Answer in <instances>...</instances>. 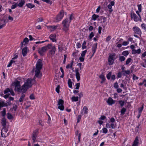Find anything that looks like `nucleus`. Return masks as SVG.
Masks as SVG:
<instances>
[{
	"instance_id": "nucleus-40",
	"label": "nucleus",
	"mask_w": 146,
	"mask_h": 146,
	"mask_svg": "<svg viewBox=\"0 0 146 146\" xmlns=\"http://www.w3.org/2000/svg\"><path fill=\"white\" fill-rule=\"evenodd\" d=\"M60 86L58 85L57 86L55 89V91L58 94H59L60 93Z\"/></svg>"
},
{
	"instance_id": "nucleus-54",
	"label": "nucleus",
	"mask_w": 146,
	"mask_h": 146,
	"mask_svg": "<svg viewBox=\"0 0 146 146\" xmlns=\"http://www.w3.org/2000/svg\"><path fill=\"white\" fill-rule=\"evenodd\" d=\"M103 132L104 133H106L108 132V129L106 128H104L102 129Z\"/></svg>"
},
{
	"instance_id": "nucleus-64",
	"label": "nucleus",
	"mask_w": 146,
	"mask_h": 146,
	"mask_svg": "<svg viewBox=\"0 0 146 146\" xmlns=\"http://www.w3.org/2000/svg\"><path fill=\"white\" fill-rule=\"evenodd\" d=\"M106 118V117L104 115H102L100 118L99 119L100 120H104Z\"/></svg>"
},
{
	"instance_id": "nucleus-35",
	"label": "nucleus",
	"mask_w": 146,
	"mask_h": 146,
	"mask_svg": "<svg viewBox=\"0 0 146 146\" xmlns=\"http://www.w3.org/2000/svg\"><path fill=\"white\" fill-rule=\"evenodd\" d=\"M11 91V90L9 88H7L5 90H4V94H10L9 93Z\"/></svg>"
},
{
	"instance_id": "nucleus-56",
	"label": "nucleus",
	"mask_w": 146,
	"mask_h": 146,
	"mask_svg": "<svg viewBox=\"0 0 146 146\" xmlns=\"http://www.w3.org/2000/svg\"><path fill=\"white\" fill-rule=\"evenodd\" d=\"M42 1L50 4H52L51 1L50 0H42Z\"/></svg>"
},
{
	"instance_id": "nucleus-55",
	"label": "nucleus",
	"mask_w": 146,
	"mask_h": 146,
	"mask_svg": "<svg viewBox=\"0 0 146 146\" xmlns=\"http://www.w3.org/2000/svg\"><path fill=\"white\" fill-rule=\"evenodd\" d=\"M81 115H78V117H77V123H79L81 119Z\"/></svg>"
},
{
	"instance_id": "nucleus-41",
	"label": "nucleus",
	"mask_w": 146,
	"mask_h": 146,
	"mask_svg": "<svg viewBox=\"0 0 146 146\" xmlns=\"http://www.w3.org/2000/svg\"><path fill=\"white\" fill-rule=\"evenodd\" d=\"M129 54L128 51H125L122 52V54L125 56H126L128 55Z\"/></svg>"
},
{
	"instance_id": "nucleus-24",
	"label": "nucleus",
	"mask_w": 146,
	"mask_h": 146,
	"mask_svg": "<svg viewBox=\"0 0 146 146\" xmlns=\"http://www.w3.org/2000/svg\"><path fill=\"white\" fill-rule=\"evenodd\" d=\"M99 17L98 15H96L95 14H94L92 15V19L95 21Z\"/></svg>"
},
{
	"instance_id": "nucleus-9",
	"label": "nucleus",
	"mask_w": 146,
	"mask_h": 146,
	"mask_svg": "<svg viewBox=\"0 0 146 146\" xmlns=\"http://www.w3.org/2000/svg\"><path fill=\"white\" fill-rule=\"evenodd\" d=\"M8 130V128L6 126H3L2 129L1 131V135L2 137L5 138L6 136L5 134L7 133Z\"/></svg>"
},
{
	"instance_id": "nucleus-25",
	"label": "nucleus",
	"mask_w": 146,
	"mask_h": 146,
	"mask_svg": "<svg viewBox=\"0 0 146 146\" xmlns=\"http://www.w3.org/2000/svg\"><path fill=\"white\" fill-rule=\"evenodd\" d=\"M30 9L33 8L35 7V6L32 3H27L26 5Z\"/></svg>"
},
{
	"instance_id": "nucleus-19",
	"label": "nucleus",
	"mask_w": 146,
	"mask_h": 146,
	"mask_svg": "<svg viewBox=\"0 0 146 146\" xmlns=\"http://www.w3.org/2000/svg\"><path fill=\"white\" fill-rule=\"evenodd\" d=\"M122 70L121 71V73H123L124 72H125V73L127 74H129L130 73V71L129 70H125V68L123 65L121 68Z\"/></svg>"
},
{
	"instance_id": "nucleus-15",
	"label": "nucleus",
	"mask_w": 146,
	"mask_h": 146,
	"mask_svg": "<svg viewBox=\"0 0 146 146\" xmlns=\"http://www.w3.org/2000/svg\"><path fill=\"white\" fill-rule=\"evenodd\" d=\"M88 109L86 106H84L82 110L81 113L82 114H87L88 112Z\"/></svg>"
},
{
	"instance_id": "nucleus-14",
	"label": "nucleus",
	"mask_w": 146,
	"mask_h": 146,
	"mask_svg": "<svg viewBox=\"0 0 146 146\" xmlns=\"http://www.w3.org/2000/svg\"><path fill=\"white\" fill-rule=\"evenodd\" d=\"M107 102L109 105H112L115 103V101L113 100L111 97H109L107 101Z\"/></svg>"
},
{
	"instance_id": "nucleus-3",
	"label": "nucleus",
	"mask_w": 146,
	"mask_h": 146,
	"mask_svg": "<svg viewBox=\"0 0 146 146\" xmlns=\"http://www.w3.org/2000/svg\"><path fill=\"white\" fill-rule=\"evenodd\" d=\"M21 82L20 81L15 80L12 84V86H14L15 90L18 92L25 93L24 90H23V85L21 86Z\"/></svg>"
},
{
	"instance_id": "nucleus-4",
	"label": "nucleus",
	"mask_w": 146,
	"mask_h": 146,
	"mask_svg": "<svg viewBox=\"0 0 146 146\" xmlns=\"http://www.w3.org/2000/svg\"><path fill=\"white\" fill-rule=\"evenodd\" d=\"M33 80L31 78H28L25 81L23 85V90L25 93L27 90L32 86Z\"/></svg>"
},
{
	"instance_id": "nucleus-16",
	"label": "nucleus",
	"mask_w": 146,
	"mask_h": 146,
	"mask_svg": "<svg viewBox=\"0 0 146 146\" xmlns=\"http://www.w3.org/2000/svg\"><path fill=\"white\" fill-rule=\"evenodd\" d=\"M139 143L138 137L137 136L135 138L132 146H138Z\"/></svg>"
},
{
	"instance_id": "nucleus-38",
	"label": "nucleus",
	"mask_w": 146,
	"mask_h": 146,
	"mask_svg": "<svg viewBox=\"0 0 146 146\" xmlns=\"http://www.w3.org/2000/svg\"><path fill=\"white\" fill-rule=\"evenodd\" d=\"M58 108V109H60V110L63 111L64 109V107L63 105H60V106H59Z\"/></svg>"
},
{
	"instance_id": "nucleus-28",
	"label": "nucleus",
	"mask_w": 146,
	"mask_h": 146,
	"mask_svg": "<svg viewBox=\"0 0 146 146\" xmlns=\"http://www.w3.org/2000/svg\"><path fill=\"white\" fill-rule=\"evenodd\" d=\"M68 86L70 88H72V82L71 81V80L70 79H69L68 80Z\"/></svg>"
},
{
	"instance_id": "nucleus-61",
	"label": "nucleus",
	"mask_w": 146,
	"mask_h": 146,
	"mask_svg": "<svg viewBox=\"0 0 146 146\" xmlns=\"http://www.w3.org/2000/svg\"><path fill=\"white\" fill-rule=\"evenodd\" d=\"M29 98L31 100H34L35 99L34 96L33 94H32L30 95Z\"/></svg>"
},
{
	"instance_id": "nucleus-13",
	"label": "nucleus",
	"mask_w": 146,
	"mask_h": 146,
	"mask_svg": "<svg viewBox=\"0 0 146 146\" xmlns=\"http://www.w3.org/2000/svg\"><path fill=\"white\" fill-rule=\"evenodd\" d=\"M70 23V21H69L68 19H66L63 21L62 23L63 26H69V24Z\"/></svg>"
},
{
	"instance_id": "nucleus-60",
	"label": "nucleus",
	"mask_w": 146,
	"mask_h": 146,
	"mask_svg": "<svg viewBox=\"0 0 146 146\" xmlns=\"http://www.w3.org/2000/svg\"><path fill=\"white\" fill-rule=\"evenodd\" d=\"M115 122V119L112 117L110 119V121H109V122H111V123H114Z\"/></svg>"
},
{
	"instance_id": "nucleus-42",
	"label": "nucleus",
	"mask_w": 146,
	"mask_h": 146,
	"mask_svg": "<svg viewBox=\"0 0 146 146\" xmlns=\"http://www.w3.org/2000/svg\"><path fill=\"white\" fill-rule=\"evenodd\" d=\"M25 97V94H22L19 99V101L20 102H23V99H24V98Z\"/></svg>"
},
{
	"instance_id": "nucleus-36",
	"label": "nucleus",
	"mask_w": 146,
	"mask_h": 146,
	"mask_svg": "<svg viewBox=\"0 0 146 146\" xmlns=\"http://www.w3.org/2000/svg\"><path fill=\"white\" fill-rule=\"evenodd\" d=\"M142 28L146 31V24L142 23L141 25Z\"/></svg>"
},
{
	"instance_id": "nucleus-63",
	"label": "nucleus",
	"mask_w": 146,
	"mask_h": 146,
	"mask_svg": "<svg viewBox=\"0 0 146 146\" xmlns=\"http://www.w3.org/2000/svg\"><path fill=\"white\" fill-rule=\"evenodd\" d=\"M133 80H138L139 78L138 77H137V76L135 75L134 74H133Z\"/></svg>"
},
{
	"instance_id": "nucleus-59",
	"label": "nucleus",
	"mask_w": 146,
	"mask_h": 146,
	"mask_svg": "<svg viewBox=\"0 0 146 146\" xmlns=\"http://www.w3.org/2000/svg\"><path fill=\"white\" fill-rule=\"evenodd\" d=\"M141 4L138 5V9L139 12H141Z\"/></svg>"
},
{
	"instance_id": "nucleus-58",
	"label": "nucleus",
	"mask_w": 146,
	"mask_h": 146,
	"mask_svg": "<svg viewBox=\"0 0 146 146\" xmlns=\"http://www.w3.org/2000/svg\"><path fill=\"white\" fill-rule=\"evenodd\" d=\"M74 17L73 16V14H71V15L70 16V18L69 19H68V20L69 21H70V22H71V21L72 20H73L74 19Z\"/></svg>"
},
{
	"instance_id": "nucleus-57",
	"label": "nucleus",
	"mask_w": 146,
	"mask_h": 146,
	"mask_svg": "<svg viewBox=\"0 0 146 146\" xmlns=\"http://www.w3.org/2000/svg\"><path fill=\"white\" fill-rule=\"evenodd\" d=\"M80 83L76 84L75 85V86H76V87L75 89L76 90L78 89L80 87Z\"/></svg>"
},
{
	"instance_id": "nucleus-50",
	"label": "nucleus",
	"mask_w": 146,
	"mask_h": 146,
	"mask_svg": "<svg viewBox=\"0 0 146 146\" xmlns=\"http://www.w3.org/2000/svg\"><path fill=\"white\" fill-rule=\"evenodd\" d=\"M87 52V50H86L82 52L81 54V56L82 57H84L85 56L86 53Z\"/></svg>"
},
{
	"instance_id": "nucleus-8",
	"label": "nucleus",
	"mask_w": 146,
	"mask_h": 146,
	"mask_svg": "<svg viewBox=\"0 0 146 146\" xmlns=\"http://www.w3.org/2000/svg\"><path fill=\"white\" fill-rule=\"evenodd\" d=\"M133 30L134 32V33L141 35L142 34L141 31L140 29L137 27H134L133 28Z\"/></svg>"
},
{
	"instance_id": "nucleus-45",
	"label": "nucleus",
	"mask_w": 146,
	"mask_h": 146,
	"mask_svg": "<svg viewBox=\"0 0 146 146\" xmlns=\"http://www.w3.org/2000/svg\"><path fill=\"white\" fill-rule=\"evenodd\" d=\"M108 8L110 9L109 12L110 13H111L113 11V10L112 9V7L111 5L109 4L108 6Z\"/></svg>"
},
{
	"instance_id": "nucleus-33",
	"label": "nucleus",
	"mask_w": 146,
	"mask_h": 146,
	"mask_svg": "<svg viewBox=\"0 0 146 146\" xmlns=\"http://www.w3.org/2000/svg\"><path fill=\"white\" fill-rule=\"evenodd\" d=\"M99 78H100L102 80H103V81H105V80H106V79L105 76L102 74H101L100 75Z\"/></svg>"
},
{
	"instance_id": "nucleus-1",
	"label": "nucleus",
	"mask_w": 146,
	"mask_h": 146,
	"mask_svg": "<svg viewBox=\"0 0 146 146\" xmlns=\"http://www.w3.org/2000/svg\"><path fill=\"white\" fill-rule=\"evenodd\" d=\"M48 49H52L49 52V55L51 57H54L55 53V47L52 46L51 44H48L46 46L42 47L41 49H39L38 51V53L41 55H44Z\"/></svg>"
},
{
	"instance_id": "nucleus-32",
	"label": "nucleus",
	"mask_w": 146,
	"mask_h": 146,
	"mask_svg": "<svg viewBox=\"0 0 146 146\" xmlns=\"http://www.w3.org/2000/svg\"><path fill=\"white\" fill-rule=\"evenodd\" d=\"M7 118L8 119L10 120L13 118V117L11 113H7Z\"/></svg>"
},
{
	"instance_id": "nucleus-39",
	"label": "nucleus",
	"mask_w": 146,
	"mask_h": 146,
	"mask_svg": "<svg viewBox=\"0 0 146 146\" xmlns=\"http://www.w3.org/2000/svg\"><path fill=\"white\" fill-rule=\"evenodd\" d=\"M18 6H17V3H15L11 7V8L12 9H14L15 8H16V7Z\"/></svg>"
},
{
	"instance_id": "nucleus-37",
	"label": "nucleus",
	"mask_w": 146,
	"mask_h": 146,
	"mask_svg": "<svg viewBox=\"0 0 146 146\" xmlns=\"http://www.w3.org/2000/svg\"><path fill=\"white\" fill-rule=\"evenodd\" d=\"M86 42L84 40V41L83 43L82 44V48L83 49L86 48Z\"/></svg>"
},
{
	"instance_id": "nucleus-6",
	"label": "nucleus",
	"mask_w": 146,
	"mask_h": 146,
	"mask_svg": "<svg viewBox=\"0 0 146 146\" xmlns=\"http://www.w3.org/2000/svg\"><path fill=\"white\" fill-rule=\"evenodd\" d=\"M18 56L16 54H15L14 55L13 57L12 58V59L9 62L7 66V67H10L11 66L12 64H15V62H16V59L18 58Z\"/></svg>"
},
{
	"instance_id": "nucleus-10",
	"label": "nucleus",
	"mask_w": 146,
	"mask_h": 146,
	"mask_svg": "<svg viewBox=\"0 0 146 146\" xmlns=\"http://www.w3.org/2000/svg\"><path fill=\"white\" fill-rule=\"evenodd\" d=\"M131 19H133L135 21L137 22L139 20V18L138 16L133 12H131Z\"/></svg>"
},
{
	"instance_id": "nucleus-21",
	"label": "nucleus",
	"mask_w": 146,
	"mask_h": 146,
	"mask_svg": "<svg viewBox=\"0 0 146 146\" xmlns=\"http://www.w3.org/2000/svg\"><path fill=\"white\" fill-rule=\"evenodd\" d=\"M1 123L3 127L6 126V119L5 118H3L2 119Z\"/></svg>"
},
{
	"instance_id": "nucleus-51",
	"label": "nucleus",
	"mask_w": 146,
	"mask_h": 146,
	"mask_svg": "<svg viewBox=\"0 0 146 146\" xmlns=\"http://www.w3.org/2000/svg\"><path fill=\"white\" fill-rule=\"evenodd\" d=\"M110 125L112 129H115L116 127V124H114V123H111Z\"/></svg>"
},
{
	"instance_id": "nucleus-20",
	"label": "nucleus",
	"mask_w": 146,
	"mask_h": 146,
	"mask_svg": "<svg viewBox=\"0 0 146 146\" xmlns=\"http://www.w3.org/2000/svg\"><path fill=\"white\" fill-rule=\"evenodd\" d=\"M7 103L2 101L0 102V110L2 107L7 106Z\"/></svg>"
},
{
	"instance_id": "nucleus-43",
	"label": "nucleus",
	"mask_w": 146,
	"mask_h": 146,
	"mask_svg": "<svg viewBox=\"0 0 146 146\" xmlns=\"http://www.w3.org/2000/svg\"><path fill=\"white\" fill-rule=\"evenodd\" d=\"M80 74L79 73L76 74V78L78 81H79L80 79Z\"/></svg>"
},
{
	"instance_id": "nucleus-12",
	"label": "nucleus",
	"mask_w": 146,
	"mask_h": 146,
	"mask_svg": "<svg viewBox=\"0 0 146 146\" xmlns=\"http://www.w3.org/2000/svg\"><path fill=\"white\" fill-rule=\"evenodd\" d=\"M29 51V49L27 47H24L22 50V54L23 56H26L27 52Z\"/></svg>"
},
{
	"instance_id": "nucleus-62",
	"label": "nucleus",
	"mask_w": 146,
	"mask_h": 146,
	"mask_svg": "<svg viewBox=\"0 0 146 146\" xmlns=\"http://www.w3.org/2000/svg\"><path fill=\"white\" fill-rule=\"evenodd\" d=\"M79 59L81 62H83L84 60L83 57H80L79 58Z\"/></svg>"
},
{
	"instance_id": "nucleus-44",
	"label": "nucleus",
	"mask_w": 146,
	"mask_h": 146,
	"mask_svg": "<svg viewBox=\"0 0 146 146\" xmlns=\"http://www.w3.org/2000/svg\"><path fill=\"white\" fill-rule=\"evenodd\" d=\"M125 58L124 56H120L119 57V60L121 62H122L125 60Z\"/></svg>"
},
{
	"instance_id": "nucleus-53",
	"label": "nucleus",
	"mask_w": 146,
	"mask_h": 146,
	"mask_svg": "<svg viewBox=\"0 0 146 146\" xmlns=\"http://www.w3.org/2000/svg\"><path fill=\"white\" fill-rule=\"evenodd\" d=\"M114 87L115 88L117 89L118 88L119 86L118 84V83L117 82H115L114 84Z\"/></svg>"
},
{
	"instance_id": "nucleus-26",
	"label": "nucleus",
	"mask_w": 146,
	"mask_h": 146,
	"mask_svg": "<svg viewBox=\"0 0 146 146\" xmlns=\"http://www.w3.org/2000/svg\"><path fill=\"white\" fill-rule=\"evenodd\" d=\"M72 101V102H77L78 100V96L76 97L75 96H73L71 98Z\"/></svg>"
},
{
	"instance_id": "nucleus-11",
	"label": "nucleus",
	"mask_w": 146,
	"mask_h": 146,
	"mask_svg": "<svg viewBox=\"0 0 146 146\" xmlns=\"http://www.w3.org/2000/svg\"><path fill=\"white\" fill-rule=\"evenodd\" d=\"M111 72H109L106 75V77L108 80H109L111 79V80H114L115 79V75H111Z\"/></svg>"
},
{
	"instance_id": "nucleus-5",
	"label": "nucleus",
	"mask_w": 146,
	"mask_h": 146,
	"mask_svg": "<svg viewBox=\"0 0 146 146\" xmlns=\"http://www.w3.org/2000/svg\"><path fill=\"white\" fill-rule=\"evenodd\" d=\"M64 15L63 11H61L58 14L55 18V22H58L61 21L63 18Z\"/></svg>"
},
{
	"instance_id": "nucleus-7",
	"label": "nucleus",
	"mask_w": 146,
	"mask_h": 146,
	"mask_svg": "<svg viewBox=\"0 0 146 146\" xmlns=\"http://www.w3.org/2000/svg\"><path fill=\"white\" fill-rule=\"evenodd\" d=\"M38 133V130L36 129L33 132L32 134V138L33 141V142L34 143L36 139V138L37 137V135Z\"/></svg>"
},
{
	"instance_id": "nucleus-47",
	"label": "nucleus",
	"mask_w": 146,
	"mask_h": 146,
	"mask_svg": "<svg viewBox=\"0 0 146 146\" xmlns=\"http://www.w3.org/2000/svg\"><path fill=\"white\" fill-rule=\"evenodd\" d=\"M132 60V59L130 58H128L126 61L125 64L128 65Z\"/></svg>"
},
{
	"instance_id": "nucleus-27",
	"label": "nucleus",
	"mask_w": 146,
	"mask_h": 146,
	"mask_svg": "<svg viewBox=\"0 0 146 146\" xmlns=\"http://www.w3.org/2000/svg\"><path fill=\"white\" fill-rule=\"evenodd\" d=\"M144 84L145 86L146 87V80L144 79L142 82H140L139 84V86H141L142 85Z\"/></svg>"
},
{
	"instance_id": "nucleus-48",
	"label": "nucleus",
	"mask_w": 146,
	"mask_h": 146,
	"mask_svg": "<svg viewBox=\"0 0 146 146\" xmlns=\"http://www.w3.org/2000/svg\"><path fill=\"white\" fill-rule=\"evenodd\" d=\"M29 39L27 38H25L23 40V43H25V44H27L29 42Z\"/></svg>"
},
{
	"instance_id": "nucleus-17",
	"label": "nucleus",
	"mask_w": 146,
	"mask_h": 146,
	"mask_svg": "<svg viewBox=\"0 0 146 146\" xmlns=\"http://www.w3.org/2000/svg\"><path fill=\"white\" fill-rule=\"evenodd\" d=\"M97 47V43L93 44L92 45V50L93 53H95Z\"/></svg>"
},
{
	"instance_id": "nucleus-22",
	"label": "nucleus",
	"mask_w": 146,
	"mask_h": 146,
	"mask_svg": "<svg viewBox=\"0 0 146 146\" xmlns=\"http://www.w3.org/2000/svg\"><path fill=\"white\" fill-rule=\"evenodd\" d=\"M46 27L47 29L51 32L55 30V26H47Z\"/></svg>"
},
{
	"instance_id": "nucleus-2",
	"label": "nucleus",
	"mask_w": 146,
	"mask_h": 146,
	"mask_svg": "<svg viewBox=\"0 0 146 146\" xmlns=\"http://www.w3.org/2000/svg\"><path fill=\"white\" fill-rule=\"evenodd\" d=\"M42 60L39 59L37 61L36 64V67L35 70V75L34 77V79L36 77L39 78L41 77L42 74L40 73V70L42 68Z\"/></svg>"
},
{
	"instance_id": "nucleus-29",
	"label": "nucleus",
	"mask_w": 146,
	"mask_h": 146,
	"mask_svg": "<svg viewBox=\"0 0 146 146\" xmlns=\"http://www.w3.org/2000/svg\"><path fill=\"white\" fill-rule=\"evenodd\" d=\"M64 104V101L62 99H60L58 101V105L60 106V105H63Z\"/></svg>"
},
{
	"instance_id": "nucleus-23",
	"label": "nucleus",
	"mask_w": 146,
	"mask_h": 146,
	"mask_svg": "<svg viewBox=\"0 0 146 146\" xmlns=\"http://www.w3.org/2000/svg\"><path fill=\"white\" fill-rule=\"evenodd\" d=\"M49 38L52 42H55V35L54 34H51L49 36Z\"/></svg>"
},
{
	"instance_id": "nucleus-46",
	"label": "nucleus",
	"mask_w": 146,
	"mask_h": 146,
	"mask_svg": "<svg viewBox=\"0 0 146 146\" xmlns=\"http://www.w3.org/2000/svg\"><path fill=\"white\" fill-rule=\"evenodd\" d=\"M63 29L64 31L66 32L69 29V26H63Z\"/></svg>"
},
{
	"instance_id": "nucleus-52",
	"label": "nucleus",
	"mask_w": 146,
	"mask_h": 146,
	"mask_svg": "<svg viewBox=\"0 0 146 146\" xmlns=\"http://www.w3.org/2000/svg\"><path fill=\"white\" fill-rule=\"evenodd\" d=\"M94 36V33L93 32H92L89 35V37L90 39H91Z\"/></svg>"
},
{
	"instance_id": "nucleus-18",
	"label": "nucleus",
	"mask_w": 146,
	"mask_h": 146,
	"mask_svg": "<svg viewBox=\"0 0 146 146\" xmlns=\"http://www.w3.org/2000/svg\"><path fill=\"white\" fill-rule=\"evenodd\" d=\"M25 3V0H21L19 3L17 4V6L20 7H22Z\"/></svg>"
},
{
	"instance_id": "nucleus-30",
	"label": "nucleus",
	"mask_w": 146,
	"mask_h": 146,
	"mask_svg": "<svg viewBox=\"0 0 146 146\" xmlns=\"http://www.w3.org/2000/svg\"><path fill=\"white\" fill-rule=\"evenodd\" d=\"M126 111V109L124 108H123L121 110V115H123Z\"/></svg>"
},
{
	"instance_id": "nucleus-31",
	"label": "nucleus",
	"mask_w": 146,
	"mask_h": 146,
	"mask_svg": "<svg viewBox=\"0 0 146 146\" xmlns=\"http://www.w3.org/2000/svg\"><path fill=\"white\" fill-rule=\"evenodd\" d=\"M2 115L4 117L5 116L6 113V110L5 108H4L2 111L1 112Z\"/></svg>"
},
{
	"instance_id": "nucleus-49",
	"label": "nucleus",
	"mask_w": 146,
	"mask_h": 146,
	"mask_svg": "<svg viewBox=\"0 0 146 146\" xmlns=\"http://www.w3.org/2000/svg\"><path fill=\"white\" fill-rule=\"evenodd\" d=\"M143 105H142V107H140L139 108L138 113H141L142 111V110H143Z\"/></svg>"
},
{
	"instance_id": "nucleus-34",
	"label": "nucleus",
	"mask_w": 146,
	"mask_h": 146,
	"mask_svg": "<svg viewBox=\"0 0 146 146\" xmlns=\"http://www.w3.org/2000/svg\"><path fill=\"white\" fill-rule=\"evenodd\" d=\"M118 103L121 107H122L124 105L125 101H124L119 100L118 101Z\"/></svg>"
}]
</instances>
